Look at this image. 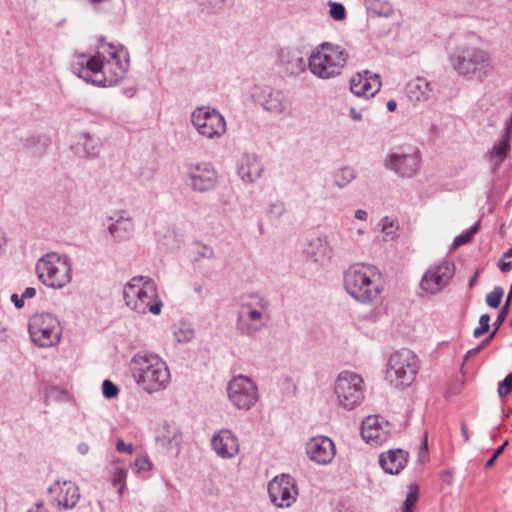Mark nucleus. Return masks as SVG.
Here are the masks:
<instances>
[{
	"label": "nucleus",
	"mask_w": 512,
	"mask_h": 512,
	"mask_svg": "<svg viewBox=\"0 0 512 512\" xmlns=\"http://www.w3.org/2000/svg\"><path fill=\"white\" fill-rule=\"evenodd\" d=\"M129 69L126 48L100 42L96 55L77 54L71 64L72 72L85 82L99 87H109L123 79Z\"/></svg>",
	"instance_id": "1"
},
{
	"label": "nucleus",
	"mask_w": 512,
	"mask_h": 512,
	"mask_svg": "<svg viewBox=\"0 0 512 512\" xmlns=\"http://www.w3.org/2000/svg\"><path fill=\"white\" fill-rule=\"evenodd\" d=\"M382 276L374 265L359 263L350 266L344 273V288L356 301L371 304L383 291Z\"/></svg>",
	"instance_id": "2"
},
{
	"label": "nucleus",
	"mask_w": 512,
	"mask_h": 512,
	"mask_svg": "<svg viewBox=\"0 0 512 512\" xmlns=\"http://www.w3.org/2000/svg\"><path fill=\"white\" fill-rule=\"evenodd\" d=\"M130 370L136 383L149 394L166 389L171 381L166 362L154 353L135 354L130 361Z\"/></svg>",
	"instance_id": "3"
},
{
	"label": "nucleus",
	"mask_w": 512,
	"mask_h": 512,
	"mask_svg": "<svg viewBox=\"0 0 512 512\" xmlns=\"http://www.w3.org/2000/svg\"><path fill=\"white\" fill-rule=\"evenodd\" d=\"M348 54L344 48L330 42L319 44L308 58V69L318 79L328 80L342 73Z\"/></svg>",
	"instance_id": "4"
},
{
	"label": "nucleus",
	"mask_w": 512,
	"mask_h": 512,
	"mask_svg": "<svg viewBox=\"0 0 512 512\" xmlns=\"http://www.w3.org/2000/svg\"><path fill=\"white\" fill-rule=\"evenodd\" d=\"M125 303L137 313L145 314L151 312L159 315L163 303L158 297L157 287L150 277H133L123 289Z\"/></svg>",
	"instance_id": "5"
},
{
	"label": "nucleus",
	"mask_w": 512,
	"mask_h": 512,
	"mask_svg": "<svg viewBox=\"0 0 512 512\" xmlns=\"http://www.w3.org/2000/svg\"><path fill=\"white\" fill-rule=\"evenodd\" d=\"M38 279L47 287L61 289L72 280L71 259L66 254L49 252L36 263Z\"/></svg>",
	"instance_id": "6"
},
{
	"label": "nucleus",
	"mask_w": 512,
	"mask_h": 512,
	"mask_svg": "<svg viewBox=\"0 0 512 512\" xmlns=\"http://www.w3.org/2000/svg\"><path fill=\"white\" fill-rule=\"evenodd\" d=\"M453 69L469 80L483 81L491 70L489 57L486 52L477 49H465L451 58Z\"/></svg>",
	"instance_id": "7"
},
{
	"label": "nucleus",
	"mask_w": 512,
	"mask_h": 512,
	"mask_svg": "<svg viewBox=\"0 0 512 512\" xmlns=\"http://www.w3.org/2000/svg\"><path fill=\"white\" fill-rule=\"evenodd\" d=\"M417 373V358L415 354L402 349L393 353L388 361L386 379L396 388L410 386Z\"/></svg>",
	"instance_id": "8"
},
{
	"label": "nucleus",
	"mask_w": 512,
	"mask_h": 512,
	"mask_svg": "<svg viewBox=\"0 0 512 512\" xmlns=\"http://www.w3.org/2000/svg\"><path fill=\"white\" fill-rule=\"evenodd\" d=\"M28 331L31 340L39 347L56 345L61 337L58 319L50 313H39L29 319Z\"/></svg>",
	"instance_id": "9"
},
{
	"label": "nucleus",
	"mask_w": 512,
	"mask_h": 512,
	"mask_svg": "<svg viewBox=\"0 0 512 512\" xmlns=\"http://www.w3.org/2000/svg\"><path fill=\"white\" fill-rule=\"evenodd\" d=\"M362 384L363 380L358 374L348 371L341 372L334 386L339 405L347 410L358 406L364 398Z\"/></svg>",
	"instance_id": "10"
},
{
	"label": "nucleus",
	"mask_w": 512,
	"mask_h": 512,
	"mask_svg": "<svg viewBox=\"0 0 512 512\" xmlns=\"http://www.w3.org/2000/svg\"><path fill=\"white\" fill-rule=\"evenodd\" d=\"M227 395L230 403L239 410H249L258 401V387L255 382L245 375L233 377L227 385Z\"/></svg>",
	"instance_id": "11"
},
{
	"label": "nucleus",
	"mask_w": 512,
	"mask_h": 512,
	"mask_svg": "<svg viewBox=\"0 0 512 512\" xmlns=\"http://www.w3.org/2000/svg\"><path fill=\"white\" fill-rule=\"evenodd\" d=\"M191 122L197 132L209 139L219 138L226 132L223 115L210 107H198L191 115Z\"/></svg>",
	"instance_id": "12"
},
{
	"label": "nucleus",
	"mask_w": 512,
	"mask_h": 512,
	"mask_svg": "<svg viewBox=\"0 0 512 512\" xmlns=\"http://www.w3.org/2000/svg\"><path fill=\"white\" fill-rule=\"evenodd\" d=\"M188 187L199 193L212 191L218 183V175L214 166L209 162L190 164L186 171Z\"/></svg>",
	"instance_id": "13"
},
{
	"label": "nucleus",
	"mask_w": 512,
	"mask_h": 512,
	"mask_svg": "<svg viewBox=\"0 0 512 512\" xmlns=\"http://www.w3.org/2000/svg\"><path fill=\"white\" fill-rule=\"evenodd\" d=\"M275 65L285 77L297 78L308 69V60L296 47H280L276 53Z\"/></svg>",
	"instance_id": "14"
},
{
	"label": "nucleus",
	"mask_w": 512,
	"mask_h": 512,
	"mask_svg": "<svg viewBox=\"0 0 512 512\" xmlns=\"http://www.w3.org/2000/svg\"><path fill=\"white\" fill-rule=\"evenodd\" d=\"M268 493L271 502L279 507H290L296 500V483L292 476L282 474L274 477L268 484Z\"/></svg>",
	"instance_id": "15"
},
{
	"label": "nucleus",
	"mask_w": 512,
	"mask_h": 512,
	"mask_svg": "<svg viewBox=\"0 0 512 512\" xmlns=\"http://www.w3.org/2000/svg\"><path fill=\"white\" fill-rule=\"evenodd\" d=\"M454 273L455 267L450 261L431 266L421 279V288L427 293L437 294L449 283Z\"/></svg>",
	"instance_id": "16"
},
{
	"label": "nucleus",
	"mask_w": 512,
	"mask_h": 512,
	"mask_svg": "<svg viewBox=\"0 0 512 512\" xmlns=\"http://www.w3.org/2000/svg\"><path fill=\"white\" fill-rule=\"evenodd\" d=\"M253 97L265 111L274 115L285 113L291 106V101L283 91L270 86L257 87Z\"/></svg>",
	"instance_id": "17"
},
{
	"label": "nucleus",
	"mask_w": 512,
	"mask_h": 512,
	"mask_svg": "<svg viewBox=\"0 0 512 512\" xmlns=\"http://www.w3.org/2000/svg\"><path fill=\"white\" fill-rule=\"evenodd\" d=\"M51 503L58 509L70 510L80 499L79 487L72 481H55L48 488Z\"/></svg>",
	"instance_id": "18"
},
{
	"label": "nucleus",
	"mask_w": 512,
	"mask_h": 512,
	"mask_svg": "<svg viewBox=\"0 0 512 512\" xmlns=\"http://www.w3.org/2000/svg\"><path fill=\"white\" fill-rule=\"evenodd\" d=\"M384 166L401 177H412L420 166L418 151L404 154L391 153L384 160Z\"/></svg>",
	"instance_id": "19"
},
{
	"label": "nucleus",
	"mask_w": 512,
	"mask_h": 512,
	"mask_svg": "<svg viewBox=\"0 0 512 512\" xmlns=\"http://www.w3.org/2000/svg\"><path fill=\"white\" fill-rule=\"evenodd\" d=\"M380 88L379 75L368 70L357 72L350 79V91L357 97L368 99L373 97Z\"/></svg>",
	"instance_id": "20"
},
{
	"label": "nucleus",
	"mask_w": 512,
	"mask_h": 512,
	"mask_svg": "<svg viewBox=\"0 0 512 512\" xmlns=\"http://www.w3.org/2000/svg\"><path fill=\"white\" fill-rule=\"evenodd\" d=\"M306 453L310 460L320 464H329L335 456L334 442L326 436H318L309 440Z\"/></svg>",
	"instance_id": "21"
},
{
	"label": "nucleus",
	"mask_w": 512,
	"mask_h": 512,
	"mask_svg": "<svg viewBox=\"0 0 512 512\" xmlns=\"http://www.w3.org/2000/svg\"><path fill=\"white\" fill-rule=\"evenodd\" d=\"M311 262L324 266L333 256V248L327 236H316L308 240L303 250Z\"/></svg>",
	"instance_id": "22"
},
{
	"label": "nucleus",
	"mask_w": 512,
	"mask_h": 512,
	"mask_svg": "<svg viewBox=\"0 0 512 512\" xmlns=\"http://www.w3.org/2000/svg\"><path fill=\"white\" fill-rule=\"evenodd\" d=\"M107 232L113 242L120 243L132 238L134 233L133 219L124 213L107 218Z\"/></svg>",
	"instance_id": "23"
},
{
	"label": "nucleus",
	"mask_w": 512,
	"mask_h": 512,
	"mask_svg": "<svg viewBox=\"0 0 512 512\" xmlns=\"http://www.w3.org/2000/svg\"><path fill=\"white\" fill-rule=\"evenodd\" d=\"M215 453L224 459L233 458L239 451L237 437L229 429H221L211 439Z\"/></svg>",
	"instance_id": "24"
},
{
	"label": "nucleus",
	"mask_w": 512,
	"mask_h": 512,
	"mask_svg": "<svg viewBox=\"0 0 512 512\" xmlns=\"http://www.w3.org/2000/svg\"><path fill=\"white\" fill-rule=\"evenodd\" d=\"M264 166L255 154H244L238 164L237 174L244 183L251 184L262 177Z\"/></svg>",
	"instance_id": "25"
},
{
	"label": "nucleus",
	"mask_w": 512,
	"mask_h": 512,
	"mask_svg": "<svg viewBox=\"0 0 512 512\" xmlns=\"http://www.w3.org/2000/svg\"><path fill=\"white\" fill-rule=\"evenodd\" d=\"M269 300L262 295L252 294L249 301L242 303L238 317L250 322H259L269 309Z\"/></svg>",
	"instance_id": "26"
},
{
	"label": "nucleus",
	"mask_w": 512,
	"mask_h": 512,
	"mask_svg": "<svg viewBox=\"0 0 512 512\" xmlns=\"http://www.w3.org/2000/svg\"><path fill=\"white\" fill-rule=\"evenodd\" d=\"M387 427L388 423L383 426L379 416H367L361 424V435L366 442L378 445L385 439Z\"/></svg>",
	"instance_id": "27"
},
{
	"label": "nucleus",
	"mask_w": 512,
	"mask_h": 512,
	"mask_svg": "<svg viewBox=\"0 0 512 512\" xmlns=\"http://www.w3.org/2000/svg\"><path fill=\"white\" fill-rule=\"evenodd\" d=\"M408 462V453L402 449H392L379 456V464L383 470L392 475L399 474Z\"/></svg>",
	"instance_id": "28"
},
{
	"label": "nucleus",
	"mask_w": 512,
	"mask_h": 512,
	"mask_svg": "<svg viewBox=\"0 0 512 512\" xmlns=\"http://www.w3.org/2000/svg\"><path fill=\"white\" fill-rule=\"evenodd\" d=\"M100 144V139L83 132L77 136L73 148L80 157L92 158L99 154Z\"/></svg>",
	"instance_id": "29"
},
{
	"label": "nucleus",
	"mask_w": 512,
	"mask_h": 512,
	"mask_svg": "<svg viewBox=\"0 0 512 512\" xmlns=\"http://www.w3.org/2000/svg\"><path fill=\"white\" fill-rule=\"evenodd\" d=\"M406 92L411 101L417 102L428 99L431 92L430 83L424 77H417L409 81Z\"/></svg>",
	"instance_id": "30"
},
{
	"label": "nucleus",
	"mask_w": 512,
	"mask_h": 512,
	"mask_svg": "<svg viewBox=\"0 0 512 512\" xmlns=\"http://www.w3.org/2000/svg\"><path fill=\"white\" fill-rule=\"evenodd\" d=\"M156 441L167 450L178 452L181 434L176 429L170 431L169 427L165 425L162 433L156 436Z\"/></svg>",
	"instance_id": "31"
},
{
	"label": "nucleus",
	"mask_w": 512,
	"mask_h": 512,
	"mask_svg": "<svg viewBox=\"0 0 512 512\" xmlns=\"http://www.w3.org/2000/svg\"><path fill=\"white\" fill-rule=\"evenodd\" d=\"M366 8L369 14L389 18L393 15L394 9L387 1L365 0Z\"/></svg>",
	"instance_id": "32"
},
{
	"label": "nucleus",
	"mask_w": 512,
	"mask_h": 512,
	"mask_svg": "<svg viewBox=\"0 0 512 512\" xmlns=\"http://www.w3.org/2000/svg\"><path fill=\"white\" fill-rule=\"evenodd\" d=\"M509 150L510 143L507 142V139H500L499 142L493 146L489 152V158L490 161L493 162L494 168H498L500 166V164L505 160Z\"/></svg>",
	"instance_id": "33"
},
{
	"label": "nucleus",
	"mask_w": 512,
	"mask_h": 512,
	"mask_svg": "<svg viewBox=\"0 0 512 512\" xmlns=\"http://www.w3.org/2000/svg\"><path fill=\"white\" fill-rule=\"evenodd\" d=\"M355 178H356L355 170L350 166H345V167L340 168L334 174V184L339 188H343V187L347 186Z\"/></svg>",
	"instance_id": "34"
},
{
	"label": "nucleus",
	"mask_w": 512,
	"mask_h": 512,
	"mask_svg": "<svg viewBox=\"0 0 512 512\" xmlns=\"http://www.w3.org/2000/svg\"><path fill=\"white\" fill-rule=\"evenodd\" d=\"M264 327V323L253 324L241 317L237 319V329L244 336L255 337Z\"/></svg>",
	"instance_id": "35"
},
{
	"label": "nucleus",
	"mask_w": 512,
	"mask_h": 512,
	"mask_svg": "<svg viewBox=\"0 0 512 512\" xmlns=\"http://www.w3.org/2000/svg\"><path fill=\"white\" fill-rule=\"evenodd\" d=\"M195 2L203 12L216 14L224 8L226 0H195Z\"/></svg>",
	"instance_id": "36"
},
{
	"label": "nucleus",
	"mask_w": 512,
	"mask_h": 512,
	"mask_svg": "<svg viewBox=\"0 0 512 512\" xmlns=\"http://www.w3.org/2000/svg\"><path fill=\"white\" fill-rule=\"evenodd\" d=\"M479 227H480V223L476 222L467 231L456 236L453 240V247L458 248L464 244L469 243L472 240L473 236L478 232Z\"/></svg>",
	"instance_id": "37"
},
{
	"label": "nucleus",
	"mask_w": 512,
	"mask_h": 512,
	"mask_svg": "<svg viewBox=\"0 0 512 512\" xmlns=\"http://www.w3.org/2000/svg\"><path fill=\"white\" fill-rule=\"evenodd\" d=\"M286 212V205L281 200L271 202L267 208V215L269 218L278 220Z\"/></svg>",
	"instance_id": "38"
},
{
	"label": "nucleus",
	"mask_w": 512,
	"mask_h": 512,
	"mask_svg": "<svg viewBox=\"0 0 512 512\" xmlns=\"http://www.w3.org/2000/svg\"><path fill=\"white\" fill-rule=\"evenodd\" d=\"M504 294V289L496 286L494 290L486 295V303L491 308H497L500 305L501 299Z\"/></svg>",
	"instance_id": "39"
},
{
	"label": "nucleus",
	"mask_w": 512,
	"mask_h": 512,
	"mask_svg": "<svg viewBox=\"0 0 512 512\" xmlns=\"http://www.w3.org/2000/svg\"><path fill=\"white\" fill-rule=\"evenodd\" d=\"M126 472L123 468L116 467L112 475V484L118 487V493L121 495L125 488Z\"/></svg>",
	"instance_id": "40"
},
{
	"label": "nucleus",
	"mask_w": 512,
	"mask_h": 512,
	"mask_svg": "<svg viewBox=\"0 0 512 512\" xmlns=\"http://www.w3.org/2000/svg\"><path fill=\"white\" fill-rule=\"evenodd\" d=\"M329 14L336 21H342L346 17V9L343 4L338 2H329Z\"/></svg>",
	"instance_id": "41"
},
{
	"label": "nucleus",
	"mask_w": 512,
	"mask_h": 512,
	"mask_svg": "<svg viewBox=\"0 0 512 512\" xmlns=\"http://www.w3.org/2000/svg\"><path fill=\"white\" fill-rule=\"evenodd\" d=\"M490 315L482 314L479 318V327L475 328L473 331V336L475 338L481 337L483 334L487 333L490 328Z\"/></svg>",
	"instance_id": "42"
},
{
	"label": "nucleus",
	"mask_w": 512,
	"mask_h": 512,
	"mask_svg": "<svg viewBox=\"0 0 512 512\" xmlns=\"http://www.w3.org/2000/svg\"><path fill=\"white\" fill-rule=\"evenodd\" d=\"M194 330L190 327L179 328L174 335L179 343H187L194 338Z\"/></svg>",
	"instance_id": "43"
},
{
	"label": "nucleus",
	"mask_w": 512,
	"mask_h": 512,
	"mask_svg": "<svg viewBox=\"0 0 512 512\" xmlns=\"http://www.w3.org/2000/svg\"><path fill=\"white\" fill-rule=\"evenodd\" d=\"M102 393L105 398L112 399L118 395L119 389L111 380L106 379L102 383Z\"/></svg>",
	"instance_id": "44"
},
{
	"label": "nucleus",
	"mask_w": 512,
	"mask_h": 512,
	"mask_svg": "<svg viewBox=\"0 0 512 512\" xmlns=\"http://www.w3.org/2000/svg\"><path fill=\"white\" fill-rule=\"evenodd\" d=\"M512 390V373L506 375V377L499 383L498 395L503 398L509 394Z\"/></svg>",
	"instance_id": "45"
},
{
	"label": "nucleus",
	"mask_w": 512,
	"mask_h": 512,
	"mask_svg": "<svg viewBox=\"0 0 512 512\" xmlns=\"http://www.w3.org/2000/svg\"><path fill=\"white\" fill-rule=\"evenodd\" d=\"M495 337V331H492L486 339H484L478 346H476L475 348H472L470 350L467 351L466 355H465V359H468V358H471V357H474L476 354H478L483 348H485L490 342L491 340Z\"/></svg>",
	"instance_id": "46"
},
{
	"label": "nucleus",
	"mask_w": 512,
	"mask_h": 512,
	"mask_svg": "<svg viewBox=\"0 0 512 512\" xmlns=\"http://www.w3.org/2000/svg\"><path fill=\"white\" fill-rule=\"evenodd\" d=\"M379 225L381 226V231L387 236H392L397 227L395 221L389 217H384Z\"/></svg>",
	"instance_id": "47"
},
{
	"label": "nucleus",
	"mask_w": 512,
	"mask_h": 512,
	"mask_svg": "<svg viewBox=\"0 0 512 512\" xmlns=\"http://www.w3.org/2000/svg\"><path fill=\"white\" fill-rule=\"evenodd\" d=\"M418 495L416 491L408 492L404 501L403 512H412L414 505L416 504Z\"/></svg>",
	"instance_id": "48"
},
{
	"label": "nucleus",
	"mask_w": 512,
	"mask_h": 512,
	"mask_svg": "<svg viewBox=\"0 0 512 512\" xmlns=\"http://www.w3.org/2000/svg\"><path fill=\"white\" fill-rule=\"evenodd\" d=\"M508 313H509V309L507 308V305H503V307L501 308L500 312L497 315L496 320L493 323V326H494L493 331H495V335L497 334V331L504 323Z\"/></svg>",
	"instance_id": "49"
},
{
	"label": "nucleus",
	"mask_w": 512,
	"mask_h": 512,
	"mask_svg": "<svg viewBox=\"0 0 512 512\" xmlns=\"http://www.w3.org/2000/svg\"><path fill=\"white\" fill-rule=\"evenodd\" d=\"M508 441L506 440L501 446H499L493 453L492 457L487 460L485 467L490 468L494 465L496 459L503 453L505 447L507 446Z\"/></svg>",
	"instance_id": "50"
},
{
	"label": "nucleus",
	"mask_w": 512,
	"mask_h": 512,
	"mask_svg": "<svg viewBox=\"0 0 512 512\" xmlns=\"http://www.w3.org/2000/svg\"><path fill=\"white\" fill-rule=\"evenodd\" d=\"M428 458V443H427V436H424V439L420 446V452H419V462H424Z\"/></svg>",
	"instance_id": "51"
},
{
	"label": "nucleus",
	"mask_w": 512,
	"mask_h": 512,
	"mask_svg": "<svg viewBox=\"0 0 512 512\" xmlns=\"http://www.w3.org/2000/svg\"><path fill=\"white\" fill-rule=\"evenodd\" d=\"M135 465L138 467L139 470H149L151 468L150 461L147 457H138L135 460Z\"/></svg>",
	"instance_id": "52"
},
{
	"label": "nucleus",
	"mask_w": 512,
	"mask_h": 512,
	"mask_svg": "<svg viewBox=\"0 0 512 512\" xmlns=\"http://www.w3.org/2000/svg\"><path fill=\"white\" fill-rule=\"evenodd\" d=\"M116 449L118 452H125L127 454H131L133 452L132 444H126L122 440H118L116 443Z\"/></svg>",
	"instance_id": "53"
},
{
	"label": "nucleus",
	"mask_w": 512,
	"mask_h": 512,
	"mask_svg": "<svg viewBox=\"0 0 512 512\" xmlns=\"http://www.w3.org/2000/svg\"><path fill=\"white\" fill-rule=\"evenodd\" d=\"M512 137V118L508 121L505 133L502 135L501 139H507V142L510 143Z\"/></svg>",
	"instance_id": "54"
},
{
	"label": "nucleus",
	"mask_w": 512,
	"mask_h": 512,
	"mask_svg": "<svg viewBox=\"0 0 512 512\" xmlns=\"http://www.w3.org/2000/svg\"><path fill=\"white\" fill-rule=\"evenodd\" d=\"M498 266L502 272L506 273L512 269V262L511 261L506 262V261H504V258L502 257V259H500L498 262Z\"/></svg>",
	"instance_id": "55"
},
{
	"label": "nucleus",
	"mask_w": 512,
	"mask_h": 512,
	"mask_svg": "<svg viewBox=\"0 0 512 512\" xmlns=\"http://www.w3.org/2000/svg\"><path fill=\"white\" fill-rule=\"evenodd\" d=\"M11 301L14 303L16 308H22L24 306V299L22 298V295L19 296L17 294L11 295Z\"/></svg>",
	"instance_id": "56"
},
{
	"label": "nucleus",
	"mask_w": 512,
	"mask_h": 512,
	"mask_svg": "<svg viewBox=\"0 0 512 512\" xmlns=\"http://www.w3.org/2000/svg\"><path fill=\"white\" fill-rule=\"evenodd\" d=\"M199 255H200L201 257H205V258H213V257H214V251H213V248H212V247H209V246L204 245V246H203V251H202V252H199Z\"/></svg>",
	"instance_id": "57"
},
{
	"label": "nucleus",
	"mask_w": 512,
	"mask_h": 512,
	"mask_svg": "<svg viewBox=\"0 0 512 512\" xmlns=\"http://www.w3.org/2000/svg\"><path fill=\"white\" fill-rule=\"evenodd\" d=\"M349 114L352 120L355 122H359L362 120V114L359 111H357L355 107H350Z\"/></svg>",
	"instance_id": "58"
},
{
	"label": "nucleus",
	"mask_w": 512,
	"mask_h": 512,
	"mask_svg": "<svg viewBox=\"0 0 512 512\" xmlns=\"http://www.w3.org/2000/svg\"><path fill=\"white\" fill-rule=\"evenodd\" d=\"M36 295V289L33 288V287H27L23 293H22V298L25 300V299H30V298H33L34 296Z\"/></svg>",
	"instance_id": "59"
},
{
	"label": "nucleus",
	"mask_w": 512,
	"mask_h": 512,
	"mask_svg": "<svg viewBox=\"0 0 512 512\" xmlns=\"http://www.w3.org/2000/svg\"><path fill=\"white\" fill-rule=\"evenodd\" d=\"M77 451L81 454V455H86L88 452H89V445L85 442H80L78 445H77Z\"/></svg>",
	"instance_id": "60"
},
{
	"label": "nucleus",
	"mask_w": 512,
	"mask_h": 512,
	"mask_svg": "<svg viewBox=\"0 0 512 512\" xmlns=\"http://www.w3.org/2000/svg\"><path fill=\"white\" fill-rule=\"evenodd\" d=\"M355 218L359 219V220H362V221H365L368 218V213L365 210L358 209L355 212Z\"/></svg>",
	"instance_id": "61"
},
{
	"label": "nucleus",
	"mask_w": 512,
	"mask_h": 512,
	"mask_svg": "<svg viewBox=\"0 0 512 512\" xmlns=\"http://www.w3.org/2000/svg\"><path fill=\"white\" fill-rule=\"evenodd\" d=\"M6 235H5V232L2 231V229L0 228V254L3 252L4 250V247L6 245Z\"/></svg>",
	"instance_id": "62"
},
{
	"label": "nucleus",
	"mask_w": 512,
	"mask_h": 512,
	"mask_svg": "<svg viewBox=\"0 0 512 512\" xmlns=\"http://www.w3.org/2000/svg\"><path fill=\"white\" fill-rule=\"evenodd\" d=\"M27 512H47L44 504L42 502H38L34 508L29 509Z\"/></svg>",
	"instance_id": "63"
},
{
	"label": "nucleus",
	"mask_w": 512,
	"mask_h": 512,
	"mask_svg": "<svg viewBox=\"0 0 512 512\" xmlns=\"http://www.w3.org/2000/svg\"><path fill=\"white\" fill-rule=\"evenodd\" d=\"M511 301H512V282H511V285H510V289H509L506 301L504 303V305H507L508 309L510 307Z\"/></svg>",
	"instance_id": "64"
}]
</instances>
